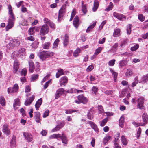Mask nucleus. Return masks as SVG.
<instances>
[{"instance_id":"cd10ccee","label":"nucleus","mask_w":148,"mask_h":148,"mask_svg":"<svg viewBox=\"0 0 148 148\" xmlns=\"http://www.w3.org/2000/svg\"><path fill=\"white\" fill-rule=\"evenodd\" d=\"M120 30L119 28L115 29L114 30L113 36L114 37H118L120 35Z\"/></svg>"},{"instance_id":"a878e982","label":"nucleus","mask_w":148,"mask_h":148,"mask_svg":"<svg viewBox=\"0 0 148 148\" xmlns=\"http://www.w3.org/2000/svg\"><path fill=\"white\" fill-rule=\"evenodd\" d=\"M65 10H63L61 8L59 12L58 18V20L59 21H60V19L63 16L64 13L65 12Z\"/></svg>"},{"instance_id":"864d4df0","label":"nucleus","mask_w":148,"mask_h":148,"mask_svg":"<svg viewBox=\"0 0 148 148\" xmlns=\"http://www.w3.org/2000/svg\"><path fill=\"white\" fill-rule=\"evenodd\" d=\"M16 144V141L15 138H12L10 142L11 145L12 147H13Z\"/></svg>"},{"instance_id":"774afa93","label":"nucleus","mask_w":148,"mask_h":148,"mask_svg":"<svg viewBox=\"0 0 148 148\" xmlns=\"http://www.w3.org/2000/svg\"><path fill=\"white\" fill-rule=\"evenodd\" d=\"M94 68V67L92 65L89 66L88 67L86 71L88 72H90Z\"/></svg>"},{"instance_id":"9d476101","label":"nucleus","mask_w":148,"mask_h":148,"mask_svg":"<svg viewBox=\"0 0 148 148\" xmlns=\"http://www.w3.org/2000/svg\"><path fill=\"white\" fill-rule=\"evenodd\" d=\"M59 81L60 85H65L67 83L68 78L66 76L63 77L60 79Z\"/></svg>"},{"instance_id":"20e7f679","label":"nucleus","mask_w":148,"mask_h":148,"mask_svg":"<svg viewBox=\"0 0 148 148\" xmlns=\"http://www.w3.org/2000/svg\"><path fill=\"white\" fill-rule=\"evenodd\" d=\"M18 90V85L16 84L14 85L12 88H9L8 89V92L10 93V92L14 93L17 92Z\"/></svg>"},{"instance_id":"c756f323","label":"nucleus","mask_w":148,"mask_h":148,"mask_svg":"<svg viewBox=\"0 0 148 148\" xmlns=\"http://www.w3.org/2000/svg\"><path fill=\"white\" fill-rule=\"evenodd\" d=\"M81 52V50L79 48H77L75 50L73 53V56L75 57H77L79 54Z\"/></svg>"},{"instance_id":"79ce46f5","label":"nucleus","mask_w":148,"mask_h":148,"mask_svg":"<svg viewBox=\"0 0 148 148\" xmlns=\"http://www.w3.org/2000/svg\"><path fill=\"white\" fill-rule=\"evenodd\" d=\"M61 138L62 143L66 144L67 142V138L63 133H62V136H61Z\"/></svg>"},{"instance_id":"338daca9","label":"nucleus","mask_w":148,"mask_h":148,"mask_svg":"<svg viewBox=\"0 0 148 148\" xmlns=\"http://www.w3.org/2000/svg\"><path fill=\"white\" fill-rule=\"evenodd\" d=\"M139 47V45H135L134 47H132L131 49L132 51H135Z\"/></svg>"},{"instance_id":"c85d7f7f","label":"nucleus","mask_w":148,"mask_h":148,"mask_svg":"<svg viewBox=\"0 0 148 148\" xmlns=\"http://www.w3.org/2000/svg\"><path fill=\"white\" fill-rule=\"evenodd\" d=\"M121 139L122 144L124 145H126L128 143L126 138L124 135H122L121 137Z\"/></svg>"},{"instance_id":"f8f14e48","label":"nucleus","mask_w":148,"mask_h":148,"mask_svg":"<svg viewBox=\"0 0 148 148\" xmlns=\"http://www.w3.org/2000/svg\"><path fill=\"white\" fill-rule=\"evenodd\" d=\"M35 96L33 95L29 98L27 99L25 102V105L28 106L30 105L35 98Z\"/></svg>"},{"instance_id":"5701e85b","label":"nucleus","mask_w":148,"mask_h":148,"mask_svg":"<svg viewBox=\"0 0 148 148\" xmlns=\"http://www.w3.org/2000/svg\"><path fill=\"white\" fill-rule=\"evenodd\" d=\"M64 125V124H62V123H61L60 125H57L55 128L52 130V132H54L59 130L63 127Z\"/></svg>"},{"instance_id":"3c124183","label":"nucleus","mask_w":148,"mask_h":148,"mask_svg":"<svg viewBox=\"0 0 148 148\" xmlns=\"http://www.w3.org/2000/svg\"><path fill=\"white\" fill-rule=\"evenodd\" d=\"M27 71L25 68L23 69L21 71V75H23L24 76H25L27 73Z\"/></svg>"},{"instance_id":"473e14b6","label":"nucleus","mask_w":148,"mask_h":148,"mask_svg":"<svg viewBox=\"0 0 148 148\" xmlns=\"http://www.w3.org/2000/svg\"><path fill=\"white\" fill-rule=\"evenodd\" d=\"M76 90L77 91V92L78 93H79L80 92H83V91L82 90H77L74 89H70L68 90L67 91V92L69 93H72L73 92H75Z\"/></svg>"},{"instance_id":"72a5a7b5","label":"nucleus","mask_w":148,"mask_h":148,"mask_svg":"<svg viewBox=\"0 0 148 148\" xmlns=\"http://www.w3.org/2000/svg\"><path fill=\"white\" fill-rule=\"evenodd\" d=\"M20 105L19 100L18 99H16L14 100V102L13 104V106L14 108L16 106H19Z\"/></svg>"},{"instance_id":"c03bdc74","label":"nucleus","mask_w":148,"mask_h":148,"mask_svg":"<svg viewBox=\"0 0 148 148\" xmlns=\"http://www.w3.org/2000/svg\"><path fill=\"white\" fill-rule=\"evenodd\" d=\"M113 4L112 3V2H110V5L107 8H106V9H105V10L106 11H109L110 10H112V8H113Z\"/></svg>"},{"instance_id":"69168bd1","label":"nucleus","mask_w":148,"mask_h":148,"mask_svg":"<svg viewBox=\"0 0 148 148\" xmlns=\"http://www.w3.org/2000/svg\"><path fill=\"white\" fill-rule=\"evenodd\" d=\"M106 20L103 21L101 23L99 27V29H102L104 25L106 23Z\"/></svg>"},{"instance_id":"4c0bfd02","label":"nucleus","mask_w":148,"mask_h":148,"mask_svg":"<svg viewBox=\"0 0 148 148\" xmlns=\"http://www.w3.org/2000/svg\"><path fill=\"white\" fill-rule=\"evenodd\" d=\"M133 74L132 70L131 69H128L127 70L126 72L125 73V75L126 76L129 77L131 76Z\"/></svg>"},{"instance_id":"2eb2a0df","label":"nucleus","mask_w":148,"mask_h":148,"mask_svg":"<svg viewBox=\"0 0 148 148\" xmlns=\"http://www.w3.org/2000/svg\"><path fill=\"white\" fill-rule=\"evenodd\" d=\"M19 63L17 60H15L13 64V72L14 73H16L17 71L19 68Z\"/></svg>"},{"instance_id":"37998d69","label":"nucleus","mask_w":148,"mask_h":148,"mask_svg":"<svg viewBox=\"0 0 148 148\" xmlns=\"http://www.w3.org/2000/svg\"><path fill=\"white\" fill-rule=\"evenodd\" d=\"M118 46V43H115L111 48V50L114 51H116L117 49V47Z\"/></svg>"},{"instance_id":"bb28decb","label":"nucleus","mask_w":148,"mask_h":148,"mask_svg":"<svg viewBox=\"0 0 148 148\" xmlns=\"http://www.w3.org/2000/svg\"><path fill=\"white\" fill-rule=\"evenodd\" d=\"M124 122V117L123 116H122L121 118H120L119 120V125L121 127L123 128V127L124 125L123 123Z\"/></svg>"},{"instance_id":"f03ea898","label":"nucleus","mask_w":148,"mask_h":148,"mask_svg":"<svg viewBox=\"0 0 148 148\" xmlns=\"http://www.w3.org/2000/svg\"><path fill=\"white\" fill-rule=\"evenodd\" d=\"M20 42L18 39H12L7 45V47L9 49H12L15 47H17L20 44Z\"/></svg>"},{"instance_id":"e433bc0d","label":"nucleus","mask_w":148,"mask_h":148,"mask_svg":"<svg viewBox=\"0 0 148 148\" xmlns=\"http://www.w3.org/2000/svg\"><path fill=\"white\" fill-rule=\"evenodd\" d=\"M39 77V75L38 74H33V75L31 78V80L32 81H34L36 79H37Z\"/></svg>"},{"instance_id":"393cba45","label":"nucleus","mask_w":148,"mask_h":148,"mask_svg":"<svg viewBox=\"0 0 148 148\" xmlns=\"http://www.w3.org/2000/svg\"><path fill=\"white\" fill-rule=\"evenodd\" d=\"M148 81V74L143 76L141 79L140 82L143 84L145 83Z\"/></svg>"},{"instance_id":"423d86ee","label":"nucleus","mask_w":148,"mask_h":148,"mask_svg":"<svg viewBox=\"0 0 148 148\" xmlns=\"http://www.w3.org/2000/svg\"><path fill=\"white\" fill-rule=\"evenodd\" d=\"M23 135L25 138L27 140L28 142L32 141L33 140V138L32 136L28 132H24Z\"/></svg>"},{"instance_id":"b1692460","label":"nucleus","mask_w":148,"mask_h":148,"mask_svg":"<svg viewBox=\"0 0 148 148\" xmlns=\"http://www.w3.org/2000/svg\"><path fill=\"white\" fill-rule=\"evenodd\" d=\"M42 102V98L40 99L38 101L36 102L35 105V107L36 109L37 110H38L39 109V107L41 105Z\"/></svg>"},{"instance_id":"13d9d810","label":"nucleus","mask_w":148,"mask_h":148,"mask_svg":"<svg viewBox=\"0 0 148 148\" xmlns=\"http://www.w3.org/2000/svg\"><path fill=\"white\" fill-rule=\"evenodd\" d=\"M115 60V59L112 60H111L109 61L108 62V64L110 66H113L114 64Z\"/></svg>"},{"instance_id":"0eeeda50","label":"nucleus","mask_w":148,"mask_h":148,"mask_svg":"<svg viewBox=\"0 0 148 148\" xmlns=\"http://www.w3.org/2000/svg\"><path fill=\"white\" fill-rule=\"evenodd\" d=\"M14 19H12V18H10V17L8 25L6 27V31L8 30L9 29L13 27L14 24L13 21Z\"/></svg>"},{"instance_id":"6ab92c4d","label":"nucleus","mask_w":148,"mask_h":148,"mask_svg":"<svg viewBox=\"0 0 148 148\" xmlns=\"http://www.w3.org/2000/svg\"><path fill=\"white\" fill-rule=\"evenodd\" d=\"M73 24L75 27L76 28H77L79 25V20L77 16H76L74 18L73 21Z\"/></svg>"},{"instance_id":"a211bd4d","label":"nucleus","mask_w":148,"mask_h":148,"mask_svg":"<svg viewBox=\"0 0 148 148\" xmlns=\"http://www.w3.org/2000/svg\"><path fill=\"white\" fill-rule=\"evenodd\" d=\"M64 74L63 70L61 69H59L58 70V72L56 74V77L58 78L60 76Z\"/></svg>"},{"instance_id":"ea45409f","label":"nucleus","mask_w":148,"mask_h":148,"mask_svg":"<svg viewBox=\"0 0 148 148\" xmlns=\"http://www.w3.org/2000/svg\"><path fill=\"white\" fill-rule=\"evenodd\" d=\"M111 138V137L110 136H107L105 137L103 139V144L105 145Z\"/></svg>"},{"instance_id":"de8ad7c7","label":"nucleus","mask_w":148,"mask_h":148,"mask_svg":"<svg viewBox=\"0 0 148 148\" xmlns=\"http://www.w3.org/2000/svg\"><path fill=\"white\" fill-rule=\"evenodd\" d=\"M102 49V48L101 47H99L97 48L95 50V55H97L100 53Z\"/></svg>"},{"instance_id":"0e129e2a","label":"nucleus","mask_w":148,"mask_h":148,"mask_svg":"<svg viewBox=\"0 0 148 148\" xmlns=\"http://www.w3.org/2000/svg\"><path fill=\"white\" fill-rule=\"evenodd\" d=\"M31 88L29 86H26L25 88V92L26 93L30 91Z\"/></svg>"},{"instance_id":"4d7b16f0","label":"nucleus","mask_w":148,"mask_h":148,"mask_svg":"<svg viewBox=\"0 0 148 148\" xmlns=\"http://www.w3.org/2000/svg\"><path fill=\"white\" fill-rule=\"evenodd\" d=\"M132 123L136 127H137L139 126H144V125L143 124L137 123L135 122H133Z\"/></svg>"},{"instance_id":"a19ab883","label":"nucleus","mask_w":148,"mask_h":148,"mask_svg":"<svg viewBox=\"0 0 148 148\" xmlns=\"http://www.w3.org/2000/svg\"><path fill=\"white\" fill-rule=\"evenodd\" d=\"M0 103L3 106L5 105V100L3 97L1 96L0 97Z\"/></svg>"},{"instance_id":"8fccbe9b","label":"nucleus","mask_w":148,"mask_h":148,"mask_svg":"<svg viewBox=\"0 0 148 148\" xmlns=\"http://www.w3.org/2000/svg\"><path fill=\"white\" fill-rule=\"evenodd\" d=\"M59 40L58 38H57L54 41L53 44V47L55 48L58 46Z\"/></svg>"},{"instance_id":"7c9ffc66","label":"nucleus","mask_w":148,"mask_h":148,"mask_svg":"<svg viewBox=\"0 0 148 148\" xmlns=\"http://www.w3.org/2000/svg\"><path fill=\"white\" fill-rule=\"evenodd\" d=\"M61 136L60 134H53L52 135L50 136L49 138L50 139H53V138L58 139L59 138H61Z\"/></svg>"},{"instance_id":"09e8293b","label":"nucleus","mask_w":148,"mask_h":148,"mask_svg":"<svg viewBox=\"0 0 148 148\" xmlns=\"http://www.w3.org/2000/svg\"><path fill=\"white\" fill-rule=\"evenodd\" d=\"M132 27V25L129 24L127 27V33L129 34H130L131 32V29Z\"/></svg>"},{"instance_id":"603ef678","label":"nucleus","mask_w":148,"mask_h":148,"mask_svg":"<svg viewBox=\"0 0 148 148\" xmlns=\"http://www.w3.org/2000/svg\"><path fill=\"white\" fill-rule=\"evenodd\" d=\"M144 99L143 98L141 97H140L138 98L137 100L138 104L144 103Z\"/></svg>"},{"instance_id":"49530a36","label":"nucleus","mask_w":148,"mask_h":148,"mask_svg":"<svg viewBox=\"0 0 148 148\" xmlns=\"http://www.w3.org/2000/svg\"><path fill=\"white\" fill-rule=\"evenodd\" d=\"M127 64V62L125 60H122L119 63V65L121 67L125 66Z\"/></svg>"},{"instance_id":"052dcab7","label":"nucleus","mask_w":148,"mask_h":148,"mask_svg":"<svg viewBox=\"0 0 148 148\" xmlns=\"http://www.w3.org/2000/svg\"><path fill=\"white\" fill-rule=\"evenodd\" d=\"M98 90L97 88L95 86H93L92 89V90L94 92L95 94H96Z\"/></svg>"},{"instance_id":"bf43d9fd","label":"nucleus","mask_w":148,"mask_h":148,"mask_svg":"<svg viewBox=\"0 0 148 148\" xmlns=\"http://www.w3.org/2000/svg\"><path fill=\"white\" fill-rule=\"evenodd\" d=\"M120 134L118 133L114 136L115 138V143H116L117 141L118 140L119 138Z\"/></svg>"},{"instance_id":"1a4fd4ad","label":"nucleus","mask_w":148,"mask_h":148,"mask_svg":"<svg viewBox=\"0 0 148 148\" xmlns=\"http://www.w3.org/2000/svg\"><path fill=\"white\" fill-rule=\"evenodd\" d=\"M64 90L62 88H61L58 89L56 92L55 99H57L64 93Z\"/></svg>"},{"instance_id":"58836bf2","label":"nucleus","mask_w":148,"mask_h":148,"mask_svg":"<svg viewBox=\"0 0 148 148\" xmlns=\"http://www.w3.org/2000/svg\"><path fill=\"white\" fill-rule=\"evenodd\" d=\"M35 28V27H31L28 30L29 34L31 35H33L34 33V29Z\"/></svg>"},{"instance_id":"a18cd8bd","label":"nucleus","mask_w":148,"mask_h":148,"mask_svg":"<svg viewBox=\"0 0 148 148\" xmlns=\"http://www.w3.org/2000/svg\"><path fill=\"white\" fill-rule=\"evenodd\" d=\"M108 119L107 118H105L103 119L101 122L100 123V126L101 127L104 126L105 125L106 123L107 122Z\"/></svg>"},{"instance_id":"e2e57ef3","label":"nucleus","mask_w":148,"mask_h":148,"mask_svg":"<svg viewBox=\"0 0 148 148\" xmlns=\"http://www.w3.org/2000/svg\"><path fill=\"white\" fill-rule=\"evenodd\" d=\"M48 25L51 28H52L54 29L55 28V25L53 22L51 21H50V22H49Z\"/></svg>"},{"instance_id":"680f3d73","label":"nucleus","mask_w":148,"mask_h":148,"mask_svg":"<svg viewBox=\"0 0 148 148\" xmlns=\"http://www.w3.org/2000/svg\"><path fill=\"white\" fill-rule=\"evenodd\" d=\"M49 112V110H47L44 113L43 117L44 118H45L47 116H48Z\"/></svg>"},{"instance_id":"2f4dec72","label":"nucleus","mask_w":148,"mask_h":148,"mask_svg":"<svg viewBox=\"0 0 148 148\" xmlns=\"http://www.w3.org/2000/svg\"><path fill=\"white\" fill-rule=\"evenodd\" d=\"M99 6L98 2L95 0L94 2V7L93 8V10L94 12L98 8Z\"/></svg>"},{"instance_id":"c9c22d12","label":"nucleus","mask_w":148,"mask_h":148,"mask_svg":"<svg viewBox=\"0 0 148 148\" xmlns=\"http://www.w3.org/2000/svg\"><path fill=\"white\" fill-rule=\"evenodd\" d=\"M96 24V22H95L93 23V24L89 26L86 30V32L88 33L90 31L91 29H92L95 25Z\"/></svg>"},{"instance_id":"dca6fc26","label":"nucleus","mask_w":148,"mask_h":148,"mask_svg":"<svg viewBox=\"0 0 148 148\" xmlns=\"http://www.w3.org/2000/svg\"><path fill=\"white\" fill-rule=\"evenodd\" d=\"M8 8L9 10V14L10 15V18H12V19H14V14L12 12V7L10 4H9L8 6Z\"/></svg>"},{"instance_id":"39448f33","label":"nucleus","mask_w":148,"mask_h":148,"mask_svg":"<svg viewBox=\"0 0 148 148\" xmlns=\"http://www.w3.org/2000/svg\"><path fill=\"white\" fill-rule=\"evenodd\" d=\"M113 15L115 18L120 20H123L126 19V16L123 14L114 12L113 13Z\"/></svg>"},{"instance_id":"f704fd0d","label":"nucleus","mask_w":148,"mask_h":148,"mask_svg":"<svg viewBox=\"0 0 148 148\" xmlns=\"http://www.w3.org/2000/svg\"><path fill=\"white\" fill-rule=\"evenodd\" d=\"M82 11L83 13L84 14H86V13L87 10V7H86V5L85 4L84 5L83 1L82 2Z\"/></svg>"},{"instance_id":"aec40b11","label":"nucleus","mask_w":148,"mask_h":148,"mask_svg":"<svg viewBox=\"0 0 148 148\" xmlns=\"http://www.w3.org/2000/svg\"><path fill=\"white\" fill-rule=\"evenodd\" d=\"M148 115L147 113H144L142 115V118L144 123L143 124L144 125L147 123Z\"/></svg>"},{"instance_id":"ddd939ff","label":"nucleus","mask_w":148,"mask_h":148,"mask_svg":"<svg viewBox=\"0 0 148 148\" xmlns=\"http://www.w3.org/2000/svg\"><path fill=\"white\" fill-rule=\"evenodd\" d=\"M88 123L91 126V127L96 132H98L99 129L96 124L93 122L91 121L88 122Z\"/></svg>"},{"instance_id":"f3484780","label":"nucleus","mask_w":148,"mask_h":148,"mask_svg":"<svg viewBox=\"0 0 148 148\" xmlns=\"http://www.w3.org/2000/svg\"><path fill=\"white\" fill-rule=\"evenodd\" d=\"M34 114V117L36 122L38 123L40 122V112H35Z\"/></svg>"},{"instance_id":"9b49d317","label":"nucleus","mask_w":148,"mask_h":148,"mask_svg":"<svg viewBox=\"0 0 148 148\" xmlns=\"http://www.w3.org/2000/svg\"><path fill=\"white\" fill-rule=\"evenodd\" d=\"M3 132L6 135H8L10 134V131L7 125L5 124L3 126Z\"/></svg>"},{"instance_id":"6e6552de","label":"nucleus","mask_w":148,"mask_h":148,"mask_svg":"<svg viewBox=\"0 0 148 148\" xmlns=\"http://www.w3.org/2000/svg\"><path fill=\"white\" fill-rule=\"evenodd\" d=\"M77 98L78 100L80 101L81 103L83 104H86L87 102L88 101L87 98L86 97H84L82 95H79L77 97Z\"/></svg>"},{"instance_id":"6e6d98bb","label":"nucleus","mask_w":148,"mask_h":148,"mask_svg":"<svg viewBox=\"0 0 148 148\" xmlns=\"http://www.w3.org/2000/svg\"><path fill=\"white\" fill-rule=\"evenodd\" d=\"M92 114V111H90L88 113L87 116L89 119L91 120L93 119V116Z\"/></svg>"},{"instance_id":"4468645a","label":"nucleus","mask_w":148,"mask_h":148,"mask_svg":"<svg viewBox=\"0 0 148 148\" xmlns=\"http://www.w3.org/2000/svg\"><path fill=\"white\" fill-rule=\"evenodd\" d=\"M29 71L30 72L32 73L33 72L35 69L34 63L32 61L30 60L29 61Z\"/></svg>"},{"instance_id":"f257e3e1","label":"nucleus","mask_w":148,"mask_h":148,"mask_svg":"<svg viewBox=\"0 0 148 148\" xmlns=\"http://www.w3.org/2000/svg\"><path fill=\"white\" fill-rule=\"evenodd\" d=\"M54 54L53 52L44 51L40 52L39 56L42 60H44L47 58L53 56Z\"/></svg>"},{"instance_id":"5fc2aeb1","label":"nucleus","mask_w":148,"mask_h":148,"mask_svg":"<svg viewBox=\"0 0 148 148\" xmlns=\"http://www.w3.org/2000/svg\"><path fill=\"white\" fill-rule=\"evenodd\" d=\"M138 19L141 21H143L145 19V18L142 14H140L138 15Z\"/></svg>"},{"instance_id":"412c9836","label":"nucleus","mask_w":148,"mask_h":148,"mask_svg":"<svg viewBox=\"0 0 148 148\" xmlns=\"http://www.w3.org/2000/svg\"><path fill=\"white\" fill-rule=\"evenodd\" d=\"M51 45L50 42H46L42 44V46L44 49H49Z\"/></svg>"},{"instance_id":"7ed1b4c3","label":"nucleus","mask_w":148,"mask_h":148,"mask_svg":"<svg viewBox=\"0 0 148 148\" xmlns=\"http://www.w3.org/2000/svg\"><path fill=\"white\" fill-rule=\"evenodd\" d=\"M49 31L48 26L46 25H44L41 27L40 32V35L44 36L47 34Z\"/></svg>"},{"instance_id":"4be33fe9","label":"nucleus","mask_w":148,"mask_h":148,"mask_svg":"<svg viewBox=\"0 0 148 148\" xmlns=\"http://www.w3.org/2000/svg\"><path fill=\"white\" fill-rule=\"evenodd\" d=\"M69 43V36L68 34L65 35L64 38L63 44L64 45L66 46Z\"/></svg>"}]
</instances>
